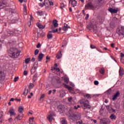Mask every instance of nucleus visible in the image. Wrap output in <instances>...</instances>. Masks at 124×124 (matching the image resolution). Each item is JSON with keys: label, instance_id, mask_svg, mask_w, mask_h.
Here are the masks:
<instances>
[{"label": "nucleus", "instance_id": "57", "mask_svg": "<svg viewBox=\"0 0 124 124\" xmlns=\"http://www.w3.org/2000/svg\"><path fill=\"white\" fill-rule=\"evenodd\" d=\"M46 60H50V57L48 56H46Z\"/></svg>", "mask_w": 124, "mask_h": 124}, {"label": "nucleus", "instance_id": "36", "mask_svg": "<svg viewBox=\"0 0 124 124\" xmlns=\"http://www.w3.org/2000/svg\"><path fill=\"white\" fill-rule=\"evenodd\" d=\"M62 124H66V120L64 119H63L61 121Z\"/></svg>", "mask_w": 124, "mask_h": 124}, {"label": "nucleus", "instance_id": "2", "mask_svg": "<svg viewBox=\"0 0 124 124\" xmlns=\"http://www.w3.org/2000/svg\"><path fill=\"white\" fill-rule=\"evenodd\" d=\"M80 104L81 105V107L83 109H90L91 106H90V104L89 103V101L87 100L83 99L80 102Z\"/></svg>", "mask_w": 124, "mask_h": 124}, {"label": "nucleus", "instance_id": "15", "mask_svg": "<svg viewBox=\"0 0 124 124\" xmlns=\"http://www.w3.org/2000/svg\"><path fill=\"white\" fill-rule=\"evenodd\" d=\"M124 74V70L122 67H120V69H119V75L120 76H123Z\"/></svg>", "mask_w": 124, "mask_h": 124}, {"label": "nucleus", "instance_id": "45", "mask_svg": "<svg viewBox=\"0 0 124 124\" xmlns=\"http://www.w3.org/2000/svg\"><path fill=\"white\" fill-rule=\"evenodd\" d=\"M18 79H19V77H16L14 79V82H17Z\"/></svg>", "mask_w": 124, "mask_h": 124}, {"label": "nucleus", "instance_id": "28", "mask_svg": "<svg viewBox=\"0 0 124 124\" xmlns=\"http://www.w3.org/2000/svg\"><path fill=\"white\" fill-rule=\"evenodd\" d=\"M34 119V118L32 117L30 119V124H34V121H33V120Z\"/></svg>", "mask_w": 124, "mask_h": 124}, {"label": "nucleus", "instance_id": "14", "mask_svg": "<svg viewBox=\"0 0 124 124\" xmlns=\"http://www.w3.org/2000/svg\"><path fill=\"white\" fill-rule=\"evenodd\" d=\"M68 29H70V27H69L68 25L66 23L64 24V27L62 29L63 31H67Z\"/></svg>", "mask_w": 124, "mask_h": 124}, {"label": "nucleus", "instance_id": "4", "mask_svg": "<svg viewBox=\"0 0 124 124\" xmlns=\"http://www.w3.org/2000/svg\"><path fill=\"white\" fill-rule=\"evenodd\" d=\"M81 118V115L80 114H73L70 115L69 119L73 120V121H77V120H80Z\"/></svg>", "mask_w": 124, "mask_h": 124}, {"label": "nucleus", "instance_id": "13", "mask_svg": "<svg viewBox=\"0 0 124 124\" xmlns=\"http://www.w3.org/2000/svg\"><path fill=\"white\" fill-rule=\"evenodd\" d=\"M64 86L65 87V88L68 89V90H69V91H70V93H72V92H73V91H74V89H73V88H72L66 84H64Z\"/></svg>", "mask_w": 124, "mask_h": 124}, {"label": "nucleus", "instance_id": "11", "mask_svg": "<svg viewBox=\"0 0 124 124\" xmlns=\"http://www.w3.org/2000/svg\"><path fill=\"white\" fill-rule=\"evenodd\" d=\"M54 116H55V114L54 113L50 114L48 115V116L47 117V119L48 120V121H49V122H52V121L54 120Z\"/></svg>", "mask_w": 124, "mask_h": 124}, {"label": "nucleus", "instance_id": "31", "mask_svg": "<svg viewBox=\"0 0 124 124\" xmlns=\"http://www.w3.org/2000/svg\"><path fill=\"white\" fill-rule=\"evenodd\" d=\"M46 1H49V0H45V3H40V6L41 7H43V6H44V5H45V4L46 3Z\"/></svg>", "mask_w": 124, "mask_h": 124}, {"label": "nucleus", "instance_id": "38", "mask_svg": "<svg viewBox=\"0 0 124 124\" xmlns=\"http://www.w3.org/2000/svg\"><path fill=\"white\" fill-rule=\"evenodd\" d=\"M37 14L39 16H42L43 15V13L42 12H37Z\"/></svg>", "mask_w": 124, "mask_h": 124}, {"label": "nucleus", "instance_id": "37", "mask_svg": "<svg viewBox=\"0 0 124 124\" xmlns=\"http://www.w3.org/2000/svg\"><path fill=\"white\" fill-rule=\"evenodd\" d=\"M65 7V5L63 3H61L60 8L62 9Z\"/></svg>", "mask_w": 124, "mask_h": 124}, {"label": "nucleus", "instance_id": "18", "mask_svg": "<svg viewBox=\"0 0 124 124\" xmlns=\"http://www.w3.org/2000/svg\"><path fill=\"white\" fill-rule=\"evenodd\" d=\"M37 26L38 28H39V29H40L41 30H43V29H44L46 27V25L43 26L40 23H37Z\"/></svg>", "mask_w": 124, "mask_h": 124}, {"label": "nucleus", "instance_id": "46", "mask_svg": "<svg viewBox=\"0 0 124 124\" xmlns=\"http://www.w3.org/2000/svg\"><path fill=\"white\" fill-rule=\"evenodd\" d=\"M24 95H27L28 94V91L26 92V89L25 90L24 92L23 93Z\"/></svg>", "mask_w": 124, "mask_h": 124}, {"label": "nucleus", "instance_id": "60", "mask_svg": "<svg viewBox=\"0 0 124 124\" xmlns=\"http://www.w3.org/2000/svg\"><path fill=\"white\" fill-rule=\"evenodd\" d=\"M76 93H80V90H77L76 91Z\"/></svg>", "mask_w": 124, "mask_h": 124}, {"label": "nucleus", "instance_id": "43", "mask_svg": "<svg viewBox=\"0 0 124 124\" xmlns=\"http://www.w3.org/2000/svg\"><path fill=\"white\" fill-rule=\"evenodd\" d=\"M74 108H75V109H76V110H77V109H78V108H80V106L78 105V106H74Z\"/></svg>", "mask_w": 124, "mask_h": 124}, {"label": "nucleus", "instance_id": "34", "mask_svg": "<svg viewBox=\"0 0 124 124\" xmlns=\"http://www.w3.org/2000/svg\"><path fill=\"white\" fill-rule=\"evenodd\" d=\"M34 87V84L33 83H30L29 85V89H32Z\"/></svg>", "mask_w": 124, "mask_h": 124}, {"label": "nucleus", "instance_id": "22", "mask_svg": "<svg viewBox=\"0 0 124 124\" xmlns=\"http://www.w3.org/2000/svg\"><path fill=\"white\" fill-rule=\"evenodd\" d=\"M77 5V1L75 0H73L72 1V6L73 7H75V6H76Z\"/></svg>", "mask_w": 124, "mask_h": 124}, {"label": "nucleus", "instance_id": "56", "mask_svg": "<svg viewBox=\"0 0 124 124\" xmlns=\"http://www.w3.org/2000/svg\"><path fill=\"white\" fill-rule=\"evenodd\" d=\"M108 102H109V101H108V100H107V99L105 100V103H108Z\"/></svg>", "mask_w": 124, "mask_h": 124}, {"label": "nucleus", "instance_id": "40", "mask_svg": "<svg viewBox=\"0 0 124 124\" xmlns=\"http://www.w3.org/2000/svg\"><path fill=\"white\" fill-rule=\"evenodd\" d=\"M53 69H54V70H56V71H57V72H60V71H61V70H60V68H59L54 67L53 68Z\"/></svg>", "mask_w": 124, "mask_h": 124}, {"label": "nucleus", "instance_id": "12", "mask_svg": "<svg viewBox=\"0 0 124 124\" xmlns=\"http://www.w3.org/2000/svg\"><path fill=\"white\" fill-rule=\"evenodd\" d=\"M36 69H37V66H34L31 69V74H34L36 72Z\"/></svg>", "mask_w": 124, "mask_h": 124}, {"label": "nucleus", "instance_id": "8", "mask_svg": "<svg viewBox=\"0 0 124 124\" xmlns=\"http://www.w3.org/2000/svg\"><path fill=\"white\" fill-rule=\"evenodd\" d=\"M68 101L69 103L74 104L75 103V99L73 97H70L68 98Z\"/></svg>", "mask_w": 124, "mask_h": 124}, {"label": "nucleus", "instance_id": "6", "mask_svg": "<svg viewBox=\"0 0 124 124\" xmlns=\"http://www.w3.org/2000/svg\"><path fill=\"white\" fill-rule=\"evenodd\" d=\"M9 113L10 116H15V115H16V112H15V110L13 108H12L10 109Z\"/></svg>", "mask_w": 124, "mask_h": 124}, {"label": "nucleus", "instance_id": "42", "mask_svg": "<svg viewBox=\"0 0 124 124\" xmlns=\"http://www.w3.org/2000/svg\"><path fill=\"white\" fill-rule=\"evenodd\" d=\"M3 117V112H0V119H2Z\"/></svg>", "mask_w": 124, "mask_h": 124}, {"label": "nucleus", "instance_id": "21", "mask_svg": "<svg viewBox=\"0 0 124 124\" xmlns=\"http://www.w3.org/2000/svg\"><path fill=\"white\" fill-rule=\"evenodd\" d=\"M18 112H19V113H20V114H22V113H23V112H24V107H20L18 108Z\"/></svg>", "mask_w": 124, "mask_h": 124}, {"label": "nucleus", "instance_id": "51", "mask_svg": "<svg viewBox=\"0 0 124 124\" xmlns=\"http://www.w3.org/2000/svg\"><path fill=\"white\" fill-rule=\"evenodd\" d=\"M120 57H121V58H124V54L123 53H120Z\"/></svg>", "mask_w": 124, "mask_h": 124}, {"label": "nucleus", "instance_id": "27", "mask_svg": "<svg viewBox=\"0 0 124 124\" xmlns=\"http://www.w3.org/2000/svg\"><path fill=\"white\" fill-rule=\"evenodd\" d=\"M8 33L9 35H13L15 34V32L14 31H8Z\"/></svg>", "mask_w": 124, "mask_h": 124}, {"label": "nucleus", "instance_id": "1", "mask_svg": "<svg viewBox=\"0 0 124 124\" xmlns=\"http://www.w3.org/2000/svg\"><path fill=\"white\" fill-rule=\"evenodd\" d=\"M20 53H21V51H20L17 48H11L10 49V56L12 57L13 59H15V58L19 57L20 56Z\"/></svg>", "mask_w": 124, "mask_h": 124}, {"label": "nucleus", "instance_id": "24", "mask_svg": "<svg viewBox=\"0 0 124 124\" xmlns=\"http://www.w3.org/2000/svg\"><path fill=\"white\" fill-rule=\"evenodd\" d=\"M23 113H20L18 115L17 117H16V119L17 120H21L22 118H23Z\"/></svg>", "mask_w": 124, "mask_h": 124}, {"label": "nucleus", "instance_id": "35", "mask_svg": "<svg viewBox=\"0 0 124 124\" xmlns=\"http://www.w3.org/2000/svg\"><path fill=\"white\" fill-rule=\"evenodd\" d=\"M30 61H31V58H30L25 59V63H29V62H30Z\"/></svg>", "mask_w": 124, "mask_h": 124}, {"label": "nucleus", "instance_id": "30", "mask_svg": "<svg viewBox=\"0 0 124 124\" xmlns=\"http://www.w3.org/2000/svg\"><path fill=\"white\" fill-rule=\"evenodd\" d=\"M3 78H4V73L0 72V79H2Z\"/></svg>", "mask_w": 124, "mask_h": 124}, {"label": "nucleus", "instance_id": "49", "mask_svg": "<svg viewBox=\"0 0 124 124\" xmlns=\"http://www.w3.org/2000/svg\"><path fill=\"white\" fill-rule=\"evenodd\" d=\"M45 96V94H43L41 97H40V99H42V98H44V97Z\"/></svg>", "mask_w": 124, "mask_h": 124}, {"label": "nucleus", "instance_id": "64", "mask_svg": "<svg viewBox=\"0 0 124 124\" xmlns=\"http://www.w3.org/2000/svg\"><path fill=\"white\" fill-rule=\"evenodd\" d=\"M9 121L10 122H12V118H10V119H9Z\"/></svg>", "mask_w": 124, "mask_h": 124}, {"label": "nucleus", "instance_id": "33", "mask_svg": "<svg viewBox=\"0 0 124 124\" xmlns=\"http://www.w3.org/2000/svg\"><path fill=\"white\" fill-rule=\"evenodd\" d=\"M100 73H101V74H104V73H105V69H104V68H101L100 70Z\"/></svg>", "mask_w": 124, "mask_h": 124}, {"label": "nucleus", "instance_id": "59", "mask_svg": "<svg viewBox=\"0 0 124 124\" xmlns=\"http://www.w3.org/2000/svg\"><path fill=\"white\" fill-rule=\"evenodd\" d=\"M111 47H114V46H115V44H111Z\"/></svg>", "mask_w": 124, "mask_h": 124}, {"label": "nucleus", "instance_id": "16", "mask_svg": "<svg viewBox=\"0 0 124 124\" xmlns=\"http://www.w3.org/2000/svg\"><path fill=\"white\" fill-rule=\"evenodd\" d=\"M23 11L24 15H27L28 14L27 6L26 4H23Z\"/></svg>", "mask_w": 124, "mask_h": 124}, {"label": "nucleus", "instance_id": "29", "mask_svg": "<svg viewBox=\"0 0 124 124\" xmlns=\"http://www.w3.org/2000/svg\"><path fill=\"white\" fill-rule=\"evenodd\" d=\"M63 80H64L65 83H68L69 82V78L67 77H64L63 78Z\"/></svg>", "mask_w": 124, "mask_h": 124}, {"label": "nucleus", "instance_id": "10", "mask_svg": "<svg viewBox=\"0 0 124 124\" xmlns=\"http://www.w3.org/2000/svg\"><path fill=\"white\" fill-rule=\"evenodd\" d=\"M85 7L87 8L88 9H94V7L93 4L91 3H89L87 4L86 6Z\"/></svg>", "mask_w": 124, "mask_h": 124}, {"label": "nucleus", "instance_id": "5", "mask_svg": "<svg viewBox=\"0 0 124 124\" xmlns=\"http://www.w3.org/2000/svg\"><path fill=\"white\" fill-rule=\"evenodd\" d=\"M101 124H110L111 121L108 119H103L100 121Z\"/></svg>", "mask_w": 124, "mask_h": 124}, {"label": "nucleus", "instance_id": "9", "mask_svg": "<svg viewBox=\"0 0 124 124\" xmlns=\"http://www.w3.org/2000/svg\"><path fill=\"white\" fill-rule=\"evenodd\" d=\"M108 11L110 12V13H112V14H114L115 13H118V10L116 9H113L112 8H109L108 9Z\"/></svg>", "mask_w": 124, "mask_h": 124}, {"label": "nucleus", "instance_id": "62", "mask_svg": "<svg viewBox=\"0 0 124 124\" xmlns=\"http://www.w3.org/2000/svg\"><path fill=\"white\" fill-rule=\"evenodd\" d=\"M103 50H108V49L107 48V47H104Z\"/></svg>", "mask_w": 124, "mask_h": 124}, {"label": "nucleus", "instance_id": "55", "mask_svg": "<svg viewBox=\"0 0 124 124\" xmlns=\"http://www.w3.org/2000/svg\"><path fill=\"white\" fill-rule=\"evenodd\" d=\"M35 61V58H32L31 59V62H33Z\"/></svg>", "mask_w": 124, "mask_h": 124}, {"label": "nucleus", "instance_id": "3", "mask_svg": "<svg viewBox=\"0 0 124 124\" xmlns=\"http://www.w3.org/2000/svg\"><path fill=\"white\" fill-rule=\"evenodd\" d=\"M117 33L119 34V35H124V26H119L117 30Z\"/></svg>", "mask_w": 124, "mask_h": 124}, {"label": "nucleus", "instance_id": "53", "mask_svg": "<svg viewBox=\"0 0 124 124\" xmlns=\"http://www.w3.org/2000/svg\"><path fill=\"white\" fill-rule=\"evenodd\" d=\"M40 46H41V45H40V44H38L37 45V48H40Z\"/></svg>", "mask_w": 124, "mask_h": 124}, {"label": "nucleus", "instance_id": "32", "mask_svg": "<svg viewBox=\"0 0 124 124\" xmlns=\"http://www.w3.org/2000/svg\"><path fill=\"white\" fill-rule=\"evenodd\" d=\"M47 38L48 39H51L53 38V35L51 33H48L47 34Z\"/></svg>", "mask_w": 124, "mask_h": 124}, {"label": "nucleus", "instance_id": "54", "mask_svg": "<svg viewBox=\"0 0 124 124\" xmlns=\"http://www.w3.org/2000/svg\"><path fill=\"white\" fill-rule=\"evenodd\" d=\"M35 76H36V75H35L33 77V83H35V79H34V77H35Z\"/></svg>", "mask_w": 124, "mask_h": 124}, {"label": "nucleus", "instance_id": "63", "mask_svg": "<svg viewBox=\"0 0 124 124\" xmlns=\"http://www.w3.org/2000/svg\"><path fill=\"white\" fill-rule=\"evenodd\" d=\"M93 122H94V124H96L97 121L96 120H94Z\"/></svg>", "mask_w": 124, "mask_h": 124}, {"label": "nucleus", "instance_id": "17", "mask_svg": "<svg viewBox=\"0 0 124 124\" xmlns=\"http://www.w3.org/2000/svg\"><path fill=\"white\" fill-rule=\"evenodd\" d=\"M53 25L54 28H58V27H59V24H58V21H57V20H53Z\"/></svg>", "mask_w": 124, "mask_h": 124}, {"label": "nucleus", "instance_id": "39", "mask_svg": "<svg viewBox=\"0 0 124 124\" xmlns=\"http://www.w3.org/2000/svg\"><path fill=\"white\" fill-rule=\"evenodd\" d=\"M38 53H39V50L38 49H36L34 52L35 56H36V55H37Z\"/></svg>", "mask_w": 124, "mask_h": 124}, {"label": "nucleus", "instance_id": "61", "mask_svg": "<svg viewBox=\"0 0 124 124\" xmlns=\"http://www.w3.org/2000/svg\"><path fill=\"white\" fill-rule=\"evenodd\" d=\"M10 101H14V98H12L10 100Z\"/></svg>", "mask_w": 124, "mask_h": 124}, {"label": "nucleus", "instance_id": "19", "mask_svg": "<svg viewBox=\"0 0 124 124\" xmlns=\"http://www.w3.org/2000/svg\"><path fill=\"white\" fill-rule=\"evenodd\" d=\"M43 57H44V54L42 53H40L38 56V61L41 62L42 59H43Z\"/></svg>", "mask_w": 124, "mask_h": 124}, {"label": "nucleus", "instance_id": "48", "mask_svg": "<svg viewBox=\"0 0 124 124\" xmlns=\"http://www.w3.org/2000/svg\"><path fill=\"white\" fill-rule=\"evenodd\" d=\"M90 47H91V49H95V46H94L93 45H91Z\"/></svg>", "mask_w": 124, "mask_h": 124}, {"label": "nucleus", "instance_id": "47", "mask_svg": "<svg viewBox=\"0 0 124 124\" xmlns=\"http://www.w3.org/2000/svg\"><path fill=\"white\" fill-rule=\"evenodd\" d=\"M24 75H25V76H27L28 75V71H24V73H23Z\"/></svg>", "mask_w": 124, "mask_h": 124}, {"label": "nucleus", "instance_id": "41", "mask_svg": "<svg viewBox=\"0 0 124 124\" xmlns=\"http://www.w3.org/2000/svg\"><path fill=\"white\" fill-rule=\"evenodd\" d=\"M84 96L87 98H91V95H90V94H87L86 95H85Z\"/></svg>", "mask_w": 124, "mask_h": 124}, {"label": "nucleus", "instance_id": "23", "mask_svg": "<svg viewBox=\"0 0 124 124\" xmlns=\"http://www.w3.org/2000/svg\"><path fill=\"white\" fill-rule=\"evenodd\" d=\"M62 57V52H60L58 54L56 55V58L58 59V60H60V59H61Z\"/></svg>", "mask_w": 124, "mask_h": 124}, {"label": "nucleus", "instance_id": "26", "mask_svg": "<svg viewBox=\"0 0 124 124\" xmlns=\"http://www.w3.org/2000/svg\"><path fill=\"white\" fill-rule=\"evenodd\" d=\"M51 30H52L51 31H50L49 32H53V33H56L58 32L59 31V30L58 29H56V30L54 29V28H52Z\"/></svg>", "mask_w": 124, "mask_h": 124}, {"label": "nucleus", "instance_id": "44", "mask_svg": "<svg viewBox=\"0 0 124 124\" xmlns=\"http://www.w3.org/2000/svg\"><path fill=\"white\" fill-rule=\"evenodd\" d=\"M94 84L96 86H97V85H98V84H99L98 81H97V80L94 81Z\"/></svg>", "mask_w": 124, "mask_h": 124}, {"label": "nucleus", "instance_id": "58", "mask_svg": "<svg viewBox=\"0 0 124 124\" xmlns=\"http://www.w3.org/2000/svg\"><path fill=\"white\" fill-rule=\"evenodd\" d=\"M31 22L30 21L29 23H28V25H29V27H31Z\"/></svg>", "mask_w": 124, "mask_h": 124}, {"label": "nucleus", "instance_id": "20", "mask_svg": "<svg viewBox=\"0 0 124 124\" xmlns=\"http://www.w3.org/2000/svg\"><path fill=\"white\" fill-rule=\"evenodd\" d=\"M107 109H108V111L110 112H115V110H114L111 107L109 106H106Z\"/></svg>", "mask_w": 124, "mask_h": 124}, {"label": "nucleus", "instance_id": "52", "mask_svg": "<svg viewBox=\"0 0 124 124\" xmlns=\"http://www.w3.org/2000/svg\"><path fill=\"white\" fill-rule=\"evenodd\" d=\"M49 5H54V3L52 1H49Z\"/></svg>", "mask_w": 124, "mask_h": 124}, {"label": "nucleus", "instance_id": "7", "mask_svg": "<svg viewBox=\"0 0 124 124\" xmlns=\"http://www.w3.org/2000/svg\"><path fill=\"white\" fill-rule=\"evenodd\" d=\"M120 92L117 91L116 93L113 96L112 100H116L119 96H120Z\"/></svg>", "mask_w": 124, "mask_h": 124}, {"label": "nucleus", "instance_id": "25", "mask_svg": "<svg viewBox=\"0 0 124 124\" xmlns=\"http://www.w3.org/2000/svg\"><path fill=\"white\" fill-rule=\"evenodd\" d=\"M109 118L110 119V120H112V121H115V120H116V116H115V115L111 114L109 117Z\"/></svg>", "mask_w": 124, "mask_h": 124}, {"label": "nucleus", "instance_id": "50", "mask_svg": "<svg viewBox=\"0 0 124 124\" xmlns=\"http://www.w3.org/2000/svg\"><path fill=\"white\" fill-rule=\"evenodd\" d=\"M89 17H90V15L89 14H87L86 15V17H85L86 20H88V19H89Z\"/></svg>", "mask_w": 124, "mask_h": 124}]
</instances>
